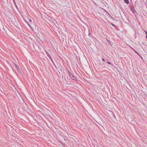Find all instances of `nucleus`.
<instances>
[{
	"instance_id": "nucleus-11",
	"label": "nucleus",
	"mask_w": 147,
	"mask_h": 147,
	"mask_svg": "<svg viewBox=\"0 0 147 147\" xmlns=\"http://www.w3.org/2000/svg\"><path fill=\"white\" fill-rule=\"evenodd\" d=\"M29 22H32V20L31 19H30L29 20Z\"/></svg>"
},
{
	"instance_id": "nucleus-3",
	"label": "nucleus",
	"mask_w": 147,
	"mask_h": 147,
	"mask_svg": "<svg viewBox=\"0 0 147 147\" xmlns=\"http://www.w3.org/2000/svg\"><path fill=\"white\" fill-rule=\"evenodd\" d=\"M45 52H46V54L48 56V57L49 58L51 57V56L50 55L49 53L46 51H45Z\"/></svg>"
},
{
	"instance_id": "nucleus-20",
	"label": "nucleus",
	"mask_w": 147,
	"mask_h": 147,
	"mask_svg": "<svg viewBox=\"0 0 147 147\" xmlns=\"http://www.w3.org/2000/svg\"><path fill=\"white\" fill-rule=\"evenodd\" d=\"M13 0V1H15V0Z\"/></svg>"
},
{
	"instance_id": "nucleus-15",
	"label": "nucleus",
	"mask_w": 147,
	"mask_h": 147,
	"mask_svg": "<svg viewBox=\"0 0 147 147\" xmlns=\"http://www.w3.org/2000/svg\"><path fill=\"white\" fill-rule=\"evenodd\" d=\"M135 51V52H136V53H137L138 55H139V53H138V52H137L136 51Z\"/></svg>"
},
{
	"instance_id": "nucleus-14",
	"label": "nucleus",
	"mask_w": 147,
	"mask_h": 147,
	"mask_svg": "<svg viewBox=\"0 0 147 147\" xmlns=\"http://www.w3.org/2000/svg\"><path fill=\"white\" fill-rule=\"evenodd\" d=\"M102 60L103 61H105V59H103V58H102Z\"/></svg>"
},
{
	"instance_id": "nucleus-13",
	"label": "nucleus",
	"mask_w": 147,
	"mask_h": 147,
	"mask_svg": "<svg viewBox=\"0 0 147 147\" xmlns=\"http://www.w3.org/2000/svg\"><path fill=\"white\" fill-rule=\"evenodd\" d=\"M110 18L112 19H113V17L112 16H110Z\"/></svg>"
},
{
	"instance_id": "nucleus-4",
	"label": "nucleus",
	"mask_w": 147,
	"mask_h": 147,
	"mask_svg": "<svg viewBox=\"0 0 147 147\" xmlns=\"http://www.w3.org/2000/svg\"><path fill=\"white\" fill-rule=\"evenodd\" d=\"M124 2L127 4H129V0H124Z\"/></svg>"
},
{
	"instance_id": "nucleus-2",
	"label": "nucleus",
	"mask_w": 147,
	"mask_h": 147,
	"mask_svg": "<svg viewBox=\"0 0 147 147\" xmlns=\"http://www.w3.org/2000/svg\"><path fill=\"white\" fill-rule=\"evenodd\" d=\"M14 64L15 68L18 71L19 70L20 68L19 67L18 65L16 64V63H14Z\"/></svg>"
},
{
	"instance_id": "nucleus-18",
	"label": "nucleus",
	"mask_w": 147,
	"mask_h": 147,
	"mask_svg": "<svg viewBox=\"0 0 147 147\" xmlns=\"http://www.w3.org/2000/svg\"><path fill=\"white\" fill-rule=\"evenodd\" d=\"M29 26L30 27V28L31 27V25L30 26Z\"/></svg>"
},
{
	"instance_id": "nucleus-6",
	"label": "nucleus",
	"mask_w": 147,
	"mask_h": 147,
	"mask_svg": "<svg viewBox=\"0 0 147 147\" xmlns=\"http://www.w3.org/2000/svg\"><path fill=\"white\" fill-rule=\"evenodd\" d=\"M49 58L50 59L52 62H54L51 57H49Z\"/></svg>"
},
{
	"instance_id": "nucleus-7",
	"label": "nucleus",
	"mask_w": 147,
	"mask_h": 147,
	"mask_svg": "<svg viewBox=\"0 0 147 147\" xmlns=\"http://www.w3.org/2000/svg\"><path fill=\"white\" fill-rule=\"evenodd\" d=\"M107 63H108V64H110V65H113V64H111L110 62H107Z\"/></svg>"
},
{
	"instance_id": "nucleus-10",
	"label": "nucleus",
	"mask_w": 147,
	"mask_h": 147,
	"mask_svg": "<svg viewBox=\"0 0 147 147\" xmlns=\"http://www.w3.org/2000/svg\"><path fill=\"white\" fill-rule=\"evenodd\" d=\"M26 22L27 23V24H28V25L29 26H30V24L29 23H28V22Z\"/></svg>"
},
{
	"instance_id": "nucleus-1",
	"label": "nucleus",
	"mask_w": 147,
	"mask_h": 147,
	"mask_svg": "<svg viewBox=\"0 0 147 147\" xmlns=\"http://www.w3.org/2000/svg\"><path fill=\"white\" fill-rule=\"evenodd\" d=\"M69 74L70 78L73 80H77L76 78L69 71Z\"/></svg>"
},
{
	"instance_id": "nucleus-9",
	"label": "nucleus",
	"mask_w": 147,
	"mask_h": 147,
	"mask_svg": "<svg viewBox=\"0 0 147 147\" xmlns=\"http://www.w3.org/2000/svg\"><path fill=\"white\" fill-rule=\"evenodd\" d=\"M111 24L113 25V26H114V27H115V25L113 24V23H111Z\"/></svg>"
},
{
	"instance_id": "nucleus-12",
	"label": "nucleus",
	"mask_w": 147,
	"mask_h": 147,
	"mask_svg": "<svg viewBox=\"0 0 147 147\" xmlns=\"http://www.w3.org/2000/svg\"><path fill=\"white\" fill-rule=\"evenodd\" d=\"M30 29H31L32 30H33V29L32 28V27H30Z\"/></svg>"
},
{
	"instance_id": "nucleus-19",
	"label": "nucleus",
	"mask_w": 147,
	"mask_h": 147,
	"mask_svg": "<svg viewBox=\"0 0 147 147\" xmlns=\"http://www.w3.org/2000/svg\"><path fill=\"white\" fill-rule=\"evenodd\" d=\"M146 38H147V35L146 36Z\"/></svg>"
},
{
	"instance_id": "nucleus-8",
	"label": "nucleus",
	"mask_w": 147,
	"mask_h": 147,
	"mask_svg": "<svg viewBox=\"0 0 147 147\" xmlns=\"http://www.w3.org/2000/svg\"><path fill=\"white\" fill-rule=\"evenodd\" d=\"M53 63V65L55 67H56V66L55 65V64L54 62H52Z\"/></svg>"
},
{
	"instance_id": "nucleus-16",
	"label": "nucleus",
	"mask_w": 147,
	"mask_h": 147,
	"mask_svg": "<svg viewBox=\"0 0 147 147\" xmlns=\"http://www.w3.org/2000/svg\"><path fill=\"white\" fill-rule=\"evenodd\" d=\"M90 32H89V34H88V35H89V36H90Z\"/></svg>"
},
{
	"instance_id": "nucleus-5",
	"label": "nucleus",
	"mask_w": 147,
	"mask_h": 147,
	"mask_svg": "<svg viewBox=\"0 0 147 147\" xmlns=\"http://www.w3.org/2000/svg\"><path fill=\"white\" fill-rule=\"evenodd\" d=\"M49 58L50 59L52 62H54L51 57H49Z\"/></svg>"
},
{
	"instance_id": "nucleus-17",
	"label": "nucleus",
	"mask_w": 147,
	"mask_h": 147,
	"mask_svg": "<svg viewBox=\"0 0 147 147\" xmlns=\"http://www.w3.org/2000/svg\"><path fill=\"white\" fill-rule=\"evenodd\" d=\"M145 33L146 34V35H147V32H145Z\"/></svg>"
}]
</instances>
